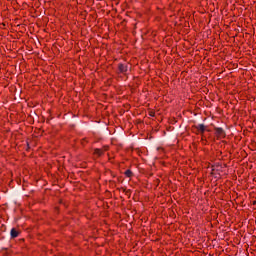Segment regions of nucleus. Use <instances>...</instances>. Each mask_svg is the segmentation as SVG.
<instances>
[{
	"mask_svg": "<svg viewBox=\"0 0 256 256\" xmlns=\"http://www.w3.org/2000/svg\"><path fill=\"white\" fill-rule=\"evenodd\" d=\"M194 128L196 129V134L197 135H203L205 133V131H207V126H205V124H198L196 126H194Z\"/></svg>",
	"mask_w": 256,
	"mask_h": 256,
	"instance_id": "f257e3e1",
	"label": "nucleus"
},
{
	"mask_svg": "<svg viewBox=\"0 0 256 256\" xmlns=\"http://www.w3.org/2000/svg\"><path fill=\"white\" fill-rule=\"evenodd\" d=\"M215 135L217 139H225V130H223L222 128H215Z\"/></svg>",
	"mask_w": 256,
	"mask_h": 256,
	"instance_id": "f03ea898",
	"label": "nucleus"
},
{
	"mask_svg": "<svg viewBox=\"0 0 256 256\" xmlns=\"http://www.w3.org/2000/svg\"><path fill=\"white\" fill-rule=\"evenodd\" d=\"M118 69H119L120 73H127L129 67L125 64H119Z\"/></svg>",
	"mask_w": 256,
	"mask_h": 256,
	"instance_id": "7ed1b4c3",
	"label": "nucleus"
},
{
	"mask_svg": "<svg viewBox=\"0 0 256 256\" xmlns=\"http://www.w3.org/2000/svg\"><path fill=\"white\" fill-rule=\"evenodd\" d=\"M150 115H151V117H154V114H153V113H151Z\"/></svg>",
	"mask_w": 256,
	"mask_h": 256,
	"instance_id": "6e6552de",
	"label": "nucleus"
},
{
	"mask_svg": "<svg viewBox=\"0 0 256 256\" xmlns=\"http://www.w3.org/2000/svg\"><path fill=\"white\" fill-rule=\"evenodd\" d=\"M102 151H103V153H105V151H109V146H104V147L102 148Z\"/></svg>",
	"mask_w": 256,
	"mask_h": 256,
	"instance_id": "0eeeda50",
	"label": "nucleus"
},
{
	"mask_svg": "<svg viewBox=\"0 0 256 256\" xmlns=\"http://www.w3.org/2000/svg\"><path fill=\"white\" fill-rule=\"evenodd\" d=\"M124 174L126 177H133V172L130 169L126 170Z\"/></svg>",
	"mask_w": 256,
	"mask_h": 256,
	"instance_id": "423d86ee",
	"label": "nucleus"
},
{
	"mask_svg": "<svg viewBox=\"0 0 256 256\" xmlns=\"http://www.w3.org/2000/svg\"><path fill=\"white\" fill-rule=\"evenodd\" d=\"M103 149H99V148H96L94 150V155H98V157H101V155H103Z\"/></svg>",
	"mask_w": 256,
	"mask_h": 256,
	"instance_id": "39448f33",
	"label": "nucleus"
},
{
	"mask_svg": "<svg viewBox=\"0 0 256 256\" xmlns=\"http://www.w3.org/2000/svg\"><path fill=\"white\" fill-rule=\"evenodd\" d=\"M11 237L15 239L16 237H19V231H17L15 228L11 229Z\"/></svg>",
	"mask_w": 256,
	"mask_h": 256,
	"instance_id": "20e7f679",
	"label": "nucleus"
}]
</instances>
